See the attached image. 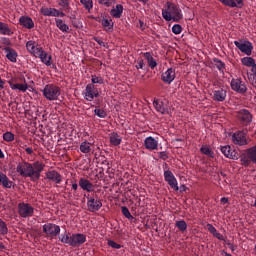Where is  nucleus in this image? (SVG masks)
I'll list each match as a JSON object with an SVG mask.
<instances>
[{
  "label": "nucleus",
  "mask_w": 256,
  "mask_h": 256,
  "mask_svg": "<svg viewBox=\"0 0 256 256\" xmlns=\"http://www.w3.org/2000/svg\"><path fill=\"white\" fill-rule=\"evenodd\" d=\"M44 165L41 162H34L33 164L29 162H20L16 171L21 177H33L34 181L39 180L41 177V172L43 171Z\"/></svg>",
  "instance_id": "f257e3e1"
},
{
  "label": "nucleus",
  "mask_w": 256,
  "mask_h": 256,
  "mask_svg": "<svg viewBox=\"0 0 256 256\" xmlns=\"http://www.w3.org/2000/svg\"><path fill=\"white\" fill-rule=\"evenodd\" d=\"M162 17L165 21H173L174 23H179L183 19V12L181 8L175 3L167 2L166 9L162 10Z\"/></svg>",
  "instance_id": "f03ea898"
},
{
  "label": "nucleus",
  "mask_w": 256,
  "mask_h": 256,
  "mask_svg": "<svg viewBox=\"0 0 256 256\" xmlns=\"http://www.w3.org/2000/svg\"><path fill=\"white\" fill-rule=\"evenodd\" d=\"M61 243H65L66 245H70V247H77L79 245H83L85 241H87V236L81 233L70 234L68 232H64L59 237Z\"/></svg>",
  "instance_id": "7ed1b4c3"
},
{
  "label": "nucleus",
  "mask_w": 256,
  "mask_h": 256,
  "mask_svg": "<svg viewBox=\"0 0 256 256\" xmlns=\"http://www.w3.org/2000/svg\"><path fill=\"white\" fill-rule=\"evenodd\" d=\"M42 94L47 101H57L61 96V88L55 84H47L44 86Z\"/></svg>",
  "instance_id": "20e7f679"
},
{
  "label": "nucleus",
  "mask_w": 256,
  "mask_h": 256,
  "mask_svg": "<svg viewBox=\"0 0 256 256\" xmlns=\"http://www.w3.org/2000/svg\"><path fill=\"white\" fill-rule=\"evenodd\" d=\"M232 143L234 145H238L239 147H245L249 143H251V138H249V135L245 131H236L231 136Z\"/></svg>",
  "instance_id": "39448f33"
},
{
  "label": "nucleus",
  "mask_w": 256,
  "mask_h": 256,
  "mask_svg": "<svg viewBox=\"0 0 256 256\" xmlns=\"http://www.w3.org/2000/svg\"><path fill=\"white\" fill-rule=\"evenodd\" d=\"M86 101H93L99 97V90L93 84H88L82 93Z\"/></svg>",
  "instance_id": "423d86ee"
},
{
  "label": "nucleus",
  "mask_w": 256,
  "mask_h": 256,
  "mask_svg": "<svg viewBox=\"0 0 256 256\" xmlns=\"http://www.w3.org/2000/svg\"><path fill=\"white\" fill-rule=\"evenodd\" d=\"M234 45L241 51V53H244L245 55H251L253 53V44L249 41L245 40H238L234 41Z\"/></svg>",
  "instance_id": "0eeeda50"
},
{
  "label": "nucleus",
  "mask_w": 256,
  "mask_h": 256,
  "mask_svg": "<svg viewBox=\"0 0 256 256\" xmlns=\"http://www.w3.org/2000/svg\"><path fill=\"white\" fill-rule=\"evenodd\" d=\"M34 211L35 209L33 206H31V204L20 203L18 205V213L20 217H23L24 219H27V217H33Z\"/></svg>",
  "instance_id": "6e6552de"
},
{
  "label": "nucleus",
  "mask_w": 256,
  "mask_h": 256,
  "mask_svg": "<svg viewBox=\"0 0 256 256\" xmlns=\"http://www.w3.org/2000/svg\"><path fill=\"white\" fill-rule=\"evenodd\" d=\"M230 87L232 91H236V93H247V85L243 80H241V78H233L231 80Z\"/></svg>",
  "instance_id": "1a4fd4ad"
},
{
  "label": "nucleus",
  "mask_w": 256,
  "mask_h": 256,
  "mask_svg": "<svg viewBox=\"0 0 256 256\" xmlns=\"http://www.w3.org/2000/svg\"><path fill=\"white\" fill-rule=\"evenodd\" d=\"M43 232L48 237H57L59 233H61V227L59 225L53 224V223H47L43 225Z\"/></svg>",
  "instance_id": "9d476101"
},
{
  "label": "nucleus",
  "mask_w": 256,
  "mask_h": 256,
  "mask_svg": "<svg viewBox=\"0 0 256 256\" xmlns=\"http://www.w3.org/2000/svg\"><path fill=\"white\" fill-rule=\"evenodd\" d=\"M164 179L167 181L168 185L171 187V189H174V191H179V184L177 183V178H175V175L171 170L164 171Z\"/></svg>",
  "instance_id": "9b49d317"
},
{
  "label": "nucleus",
  "mask_w": 256,
  "mask_h": 256,
  "mask_svg": "<svg viewBox=\"0 0 256 256\" xmlns=\"http://www.w3.org/2000/svg\"><path fill=\"white\" fill-rule=\"evenodd\" d=\"M103 207V203L99 199H94L93 197L87 196V208L90 213H95Z\"/></svg>",
  "instance_id": "f8f14e48"
},
{
  "label": "nucleus",
  "mask_w": 256,
  "mask_h": 256,
  "mask_svg": "<svg viewBox=\"0 0 256 256\" xmlns=\"http://www.w3.org/2000/svg\"><path fill=\"white\" fill-rule=\"evenodd\" d=\"M40 13H42L44 17H65V13L57 10L56 8L42 7L40 9Z\"/></svg>",
  "instance_id": "ddd939ff"
},
{
  "label": "nucleus",
  "mask_w": 256,
  "mask_h": 256,
  "mask_svg": "<svg viewBox=\"0 0 256 256\" xmlns=\"http://www.w3.org/2000/svg\"><path fill=\"white\" fill-rule=\"evenodd\" d=\"M221 153H223V155L226 156L227 159H239V154H237V151L232 149L229 145L222 146Z\"/></svg>",
  "instance_id": "4468645a"
},
{
  "label": "nucleus",
  "mask_w": 256,
  "mask_h": 256,
  "mask_svg": "<svg viewBox=\"0 0 256 256\" xmlns=\"http://www.w3.org/2000/svg\"><path fill=\"white\" fill-rule=\"evenodd\" d=\"M162 81L171 85L175 81V70L173 68H168L167 71L162 73Z\"/></svg>",
  "instance_id": "2eb2a0df"
},
{
  "label": "nucleus",
  "mask_w": 256,
  "mask_h": 256,
  "mask_svg": "<svg viewBox=\"0 0 256 256\" xmlns=\"http://www.w3.org/2000/svg\"><path fill=\"white\" fill-rule=\"evenodd\" d=\"M238 118L240 119V121H242V123H244L245 125H249V123H251V121H253V116L251 115V113L249 112V110L243 109L240 110L238 112Z\"/></svg>",
  "instance_id": "dca6fc26"
},
{
  "label": "nucleus",
  "mask_w": 256,
  "mask_h": 256,
  "mask_svg": "<svg viewBox=\"0 0 256 256\" xmlns=\"http://www.w3.org/2000/svg\"><path fill=\"white\" fill-rule=\"evenodd\" d=\"M79 187H81L83 191H87V193H93V191H95L93 183L87 180V178H80Z\"/></svg>",
  "instance_id": "f3484780"
},
{
  "label": "nucleus",
  "mask_w": 256,
  "mask_h": 256,
  "mask_svg": "<svg viewBox=\"0 0 256 256\" xmlns=\"http://www.w3.org/2000/svg\"><path fill=\"white\" fill-rule=\"evenodd\" d=\"M144 145L145 148L148 149V151H155L159 147V142L155 138L150 136L145 139Z\"/></svg>",
  "instance_id": "a211bd4d"
},
{
  "label": "nucleus",
  "mask_w": 256,
  "mask_h": 256,
  "mask_svg": "<svg viewBox=\"0 0 256 256\" xmlns=\"http://www.w3.org/2000/svg\"><path fill=\"white\" fill-rule=\"evenodd\" d=\"M26 49L27 51H29V53H31L32 55H34V57H36V55H39V52L41 51L42 47L37 46L35 41L30 40L26 43Z\"/></svg>",
  "instance_id": "6ab92c4d"
},
{
  "label": "nucleus",
  "mask_w": 256,
  "mask_h": 256,
  "mask_svg": "<svg viewBox=\"0 0 256 256\" xmlns=\"http://www.w3.org/2000/svg\"><path fill=\"white\" fill-rule=\"evenodd\" d=\"M19 23L25 29H33V27H35V22H33V19L29 16H21Z\"/></svg>",
  "instance_id": "aec40b11"
},
{
  "label": "nucleus",
  "mask_w": 256,
  "mask_h": 256,
  "mask_svg": "<svg viewBox=\"0 0 256 256\" xmlns=\"http://www.w3.org/2000/svg\"><path fill=\"white\" fill-rule=\"evenodd\" d=\"M9 87L12 89V91H21L22 93H25L27 89H29V85L27 83L19 84V83H13V78L8 81Z\"/></svg>",
  "instance_id": "412c9836"
},
{
  "label": "nucleus",
  "mask_w": 256,
  "mask_h": 256,
  "mask_svg": "<svg viewBox=\"0 0 256 256\" xmlns=\"http://www.w3.org/2000/svg\"><path fill=\"white\" fill-rule=\"evenodd\" d=\"M213 99L214 101L223 102L227 99V90L220 88L218 90L213 91Z\"/></svg>",
  "instance_id": "4be33fe9"
},
{
  "label": "nucleus",
  "mask_w": 256,
  "mask_h": 256,
  "mask_svg": "<svg viewBox=\"0 0 256 256\" xmlns=\"http://www.w3.org/2000/svg\"><path fill=\"white\" fill-rule=\"evenodd\" d=\"M4 51L6 53V58L8 61H11V63H17V51L11 47H5Z\"/></svg>",
  "instance_id": "5701e85b"
},
{
  "label": "nucleus",
  "mask_w": 256,
  "mask_h": 256,
  "mask_svg": "<svg viewBox=\"0 0 256 256\" xmlns=\"http://www.w3.org/2000/svg\"><path fill=\"white\" fill-rule=\"evenodd\" d=\"M46 179H48V181H53L54 183L57 184L61 183L62 181L61 174H59L55 170L46 172Z\"/></svg>",
  "instance_id": "b1692460"
},
{
  "label": "nucleus",
  "mask_w": 256,
  "mask_h": 256,
  "mask_svg": "<svg viewBox=\"0 0 256 256\" xmlns=\"http://www.w3.org/2000/svg\"><path fill=\"white\" fill-rule=\"evenodd\" d=\"M35 57H39L41 59L42 63L44 65H47V67H50L51 65V55L47 54V52L43 51V48L39 51V54H37Z\"/></svg>",
  "instance_id": "393cba45"
},
{
  "label": "nucleus",
  "mask_w": 256,
  "mask_h": 256,
  "mask_svg": "<svg viewBox=\"0 0 256 256\" xmlns=\"http://www.w3.org/2000/svg\"><path fill=\"white\" fill-rule=\"evenodd\" d=\"M109 139H110L111 145H114V147H118L121 141H123V138L116 132L110 133Z\"/></svg>",
  "instance_id": "a878e982"
},
{
  "label": "nucleus",
  "mask_w": 256,
  "mask_h": 256,
  "mask_svg": "<svg viewBox=\"0 0 256 256\" xmlns=\"http://www.w3.org/2000/svg\"><path fill=\"white\" fill-rule=\"evenodd\" d=\"M0 183L5 189H11L13 182L3 172H0Z\"/></svg>",
  "instance_id": "bb28decb"
},
{
  "label": "nucleus",
  "mask_w": 256,
  "mask_h": 256,
  "mask_svg": "<svg viewBox=\"0 0 256 256\" xmlns=\"http://www.w3.org/2000/svg\"><path fill=\"white\" fill-rule=\"evenodd\" d=\"M247 79L251 83L252 87L256 89V64L250 69V72H247Z\"/></svg>",
  "instance_id": "cd10ccee"
},
{
  "label": "nucleus",
  "mask_w": 256,
  "mask_h": 256,
  "mask_svg": "<svg viewBox=\"0 0 256 256\" xmlns=\"http://www.w3.org/2000/svg\"><path fill=\"white\" fill-rule=\"evenodd\" d=\"M226 7H241L243 5L242 0H218Z\"/></svg>",
  "instance_id": "c85d7f7f"
},
{
  "label": "nucleus",
  "mask_w": 256,
  "mask_h": 256,
  "mask_svg": "<svg viewBox=\"0 0 256 256\" xmlns=\"http://www.w3.org/2000/svg\"><path fill=\"white\" fill-rule=\"evenodd\" d=\"M122 14H123V5L121 4H117L116 7L110 11V15H112V17H115L116 19H119Z\"/></svg>",
  "instance_id": "c756f323"
},
{
  "label": "nucleus",
  "mask_w": 256,
  "mask_h": 256,
  "mask_svg": "<svg viewBox=\"0 0 256 256\" xmlns=\"http://www.w3.org/2000/svg\"><path fill=\"white\" fill-rule=\"evenodd\" d=\"M56 27L62 31V33H69V25H67L62 19H55Z\"/></svg>",
  "instance_id": "7c9ffc66"
},
{
  "label": "nucleus",
  "mask_w": 256,
  "mask_h": 256,
  "mask_svg": "<svg viewBox=\"0 0 256 256\" xmlns=\"http://www.w3.org/2000/svg\"><path fill=\"white\" fill-rule=\"evenodd\" d=\"M153 106L155 107L156 111L158 113H161L162 115L167 113V108H165V104L159 100L153 101Z\"/></svg>",
  "instance_id": "2f4dec72"
},
{
  "label": "nucleus",
  "mask_w": 256,
  "mask_h": 256,
  "mask_svg": "<svg viewBox=\"0 0 256 256\" xmlns=\"http://www.w3.org/2000/svg\"><path fill=\"white\" fill-rule=\"evenodd\" d=\"M0 35L11 36V35H13V30H11V28H9L8 24L0 22Z\"/></svg>",
  "instance_id": "473e14b6"
},
{
  "label": "nucleus",
  "mask_w": 256,
  "mask_h": 256,
  "mask_svg": "<svg viewBox=\"0 0 256 256\" xmlns=\"http://www.w3.org/2000/svg\"><path fill=\"white\" fill-rule=\"evenodd\" d=\"M145 59L148 61V65L150 69H155L157 67V61L153 58V55H151L149 52H146L143 54Z\"/></svg>",
  "instance_id": "72a5a7b5"
},
{
  "label": "nucleus",
  "mask_w": 256,
  "mask_h": 256,
  "mask_svg": "<svg viewBox=\"0 0 256 256\" xmlns=\"http://www.w3.org/2000/svg\"><path fill=\"white\" fill-rule=\"evenodd\" d=\"M241 63L242 65H244V67H251V69H253V67L256 66L255 59H253L252 57L242 58Z\"/></svg>",
  "instance_id": "f704fd0d"
},
{
  "label": "nucleus",
  "mask_w": 256,
  "mask_h": 256,
  "mask_svg": "<svg viewBox=\"0 0 256 256\" xmlns=\"http://www.w3.org/2000/svg\"><path fill=\"white\" fill-rule=\"evenodd\" d=\"M81 153L87 154L91 153V143L84 141L80 144Z\"/></svg>",
  "instance_id": "c9c22d12"
},
{
  "label": "nucleus",
  "mask_w": 256,
  "mask_h": 256,
  "mask_svg": "<svg viewBox=\"0 0 256 256\" xmlns=\"http://www.w3.org/2000/svg\"><path fill=\"white\" fill-rule=\"evenodd\" d=\"M246 153H248L252 163H256V145L247 149Z\"/></svg>",
  "instance_id": "e433bc0d"
},
{
  "label": "nucleus",
  "mask_w": 256,
  "mask_h": 256,
  "mask_svg": "<svg viewBox=\"0 0 256 256\" xmlns=\"http://www.w3.org/2000/svg\"><path fill=\"white\" fill-rule=\"evenodd\" d=\"M246 153L247 155H242L240 158L241 165H244V167H248V165H250L251 162H253V160H251V157L249 156V152Z\"/></svg>",
  "instance_id": "4c0bfd02"
},
{
  "label": "nucleus",
  "mask_w": 256,
  "mask_h": 256,
  "mask_svg": "<svg viewBox=\"0 0 256 256\" xmlns=\"http://www.w3.org/2000/svg\"><path fill=\"white\" fill-rule=\"evenodd\" d=\"M58 5L65 11H69L71 9V0H58Z\"/></svg>",
  "instance_id": "58836bf2"
},
{
  "label": "nucleus",
  "mask_w": 256,
  "mask_h": 256,
  "mask_svg": "<svg viewBox=\"0 0 256 256\" xmlns=\"http://www.w3.org/2000/svg\"><path fill=\"white\" fill-rule=\"evenodd\" d=\"M175 226L179 231H182V233L187 231V222H185V220L176 221Z\"/></svg>",
  "instance_id": "ea45409f"
},
{
  "label": "nucleus",
  "mask_w": 256,
  "mask_h": 256,
  "mask_svg": "<svg viewBox=\"0 0 256 256\" xmlns=\"http://www.w3.org/2000/svg\"><path fill=\"white\" fill-rule=\"evenodd\" d=\"M200 151L201 153H203V155H207V157H215V153L211 151V148L209 146H202L200 148Z\"/></svg>",
  "instance_id": "a19ab883"
},
{
  "label": "nucleus",
  "mask_w": 256,
  "mask_h": 256,
  "mask_svg": "<svg viewBox=\"0 0 256 256\" xmlns=\"http://www.w3.org/2000/svg\"><path fill=\"white\" fill-rule=\"evenodd\" d=\"M121 211L124 217H126V219H129V221H133V219H135V217L131 215V212L129 211V208H127V206H122Z\"/></svg>",
  "instance_id": "79ce46f5"
},
{
  "label": "nucleus",
  "mask_w": 256,
  "mask_h": 256,
  "mask_svg": "<svg viewBox=\"0 0 256 256\" xmlns=\"http://www.w3.org/2000/svg\"><path fill=\"white\" fill-rule=\"evenodd\" d=\"M94 115H96L100 119H105V117H107V112L102 108H95Z\"/></svg>",
  "instance_id": "37998d69"
},
{
  "label": "nucleus",
  "mask_w": 256,
  "mask_h": 256,
  "mask_svg": "<svg viewBox=\"0 0 256 256\" xmlns=\"http://www.w3.org/2000/svg\"><path fill=\"white\" fill-rule=\"evenodd\" d=\"M9 233V229L7 228V224L0 219V235H7Z\"/></svg>",
  "instance_id": "c03bdc74"
},
{
  "label": "nucleus",
  "mask_w": 256,
  "mask_h": 256,
  "mask_svg": "<svg viewBox=\"0 0 256 256\" xmlns=\"http://www.w3.org/2000/svg\"><path fill=\"white\" fill-rule=\"evenodd\" d=\"M101 24L105 29H113V20L112 19H102Z\"/></svg>",
  "instance_id": "a18cd8bd"
},
{
  "label": "nucleus",
  "mask_w": 256,
  "mask_h": 256,
  "mask_svg": "<svg viewBox=\"0 0 256 256\" xmlns=\"http://www.w3.org/2000/svg\"><path fill=\"white\" fill-rule=\"evenodd\" d=\"M80 3H82L87 11H91V9H93V0H80Z\"/></svg>",
  "instance_id": "49530a36"
},
{
  "label": "nucleus",
  "mask_w": 256,
  "mask_h": 256,
  "mask_svg": "<svg viewBox=\"0 0 256 256\" xmlns=\"http://www.w3.org/2000/svg\"><path fill=\"white\" fill-rule=\"evenodd\" d=\"M4 141H7L8 143H11V141L15 140V134L11 132H5L3 134Z\"/></svg>",
  "instance_id": "de8ad7c7"
},
{
  "label": "nucleus",
  "mask_w": 256,
  "mask_h": 256,
  "mask_svg": "<svg viewBox=\"0 0 256 256\" xmlns=\"http://www.w3.org/2000/svg\"><path fill=\"white\" fill-rule=\"evenodd\" d=\"M182 32L183 27L180 24H174L172 26V33H174V35H181Z\"/></svg>",
  "instance_id": "09e8293b"
},
{
  "label": "nucleus",
  "mask_w": 256,
  "mask_h": 256,
  "mask_svg": "<svg viewBox=\"0 0 256 256\" xmlns=\"http://www.w3.org/2000/svg\"><path fill=\"white\" fill-rule=\"evenodd\" d=\"M91 81H92V85H95L97 83L99 85H103V83H104L103 77L96 76V75H92Z\"/></svg>",
  "instance_id": "8fccbe9b"
},
{
  "label": "nucleus",
  "mask_w": 256,
  "mask_h": 256,
  "mask_svg": "<svg viewBox=\"0 0 256 256\" xmlns=\"http://www.w3.org/2000/svg\"><path fill=\"white\" fill-rule=\"evenodd\" d=\"M100 5H104L105 7H111V5H115V0H98Z\"/></svg>",
  "instance_id": "3c124183"
},
{
  "label": "nucleus",
  "mask_w": 256,
  "mask_h": 256,
  "mask_svg": "<svg viewBox=\"0 0 256 256\" xmlns=\"http://www.w3.org/2000/svg\"><path fill=\"white\" fill-rule=\"evenodd\" d=\"M215 61V65H216V67H217V69L219 70V71H223V69H225V63H223V61H221V60H219V59H216V60H214Z\"/></svg>",
  "instance_id": "603ef678"
},
{
  "label": "nucleus",
  "mask_w": 256,
  "mask_h": 256,
  "mask_svg": "<svg viewBox=\"0 0 256 256\" xmlns=\"http://www.w3.org/2000/svg\"><path fill=\"white\" fill-rule=\"evenodd\" d=\"M108 246L112 249H121V244H118L113 240H108Z\"/></svg>",
  "instance_id": "864d4df0"
},
{
  "label": "nucleus",
  "mask_w": 256,
  "mask_h": 256,
  "mask_svg": "<svg viewBox=\"0 0 256 256\" xmlns=\"http://www.w3.org/2000/svg\"><path fill=\"white\" fill-rule=\"evenodd\" d=\"M136 69H143L145 67V62L142 58H139L135 65Z\"/></svg>",
  "instance_id": "5fc2aeb1"
},
{
  "label": "nucleus",
  "mask_w": 256,
  "mask_h": 256,
  "mask_svg": "<svg viewBox=\"0 0 256 256\" xmlns=\"http://www.w3.org/2000/svg\"><path fill=\"white\" fill-rule=\"evenodd\" d=\"M207 229L212 235H214L217 232V229L212 224H207Z\"/></svg>",
  "instance_id": "6e6d98bb"
},
{
  "label": "nucleus",
  "mask_w": 256,
  "mask_h": 256,
  "mask_svg": "<svg viewBox=\"0 0 256 256\" xmlns=\"http://www.w3.org/2000/svg\"><path fill=\"white\" fill-rule=\"evenodd\" d=\"M158 155L160 159H162L163 161H167L168 159L167 152H159Z\"/></svg>",
  "instance_id": "4d7b16f0"
},
{
  "label": "nucleus",
  "mask_w": 256,
  "mask_h": 256,
  "mask_svg": "<svg viewBox=\"0 0 256 256\" xmlns=\"http://www.w3.org/2000/svg\"><path fill=\"white\" fill-rule=\"evenodd\" d=\"M213 237H216V239H219V241H224L225 238H223V235L219 232H215V234H213Z\"/></svg>",
  "instance_id": "13d9d810"
},
{
  "label": "nucleus",
  "mask_w": 256,
  "mask_h": 256,
  "mask_svg": "<svg viewBox=\"0 0 256 256\" xmlns=\"http://www.w3.org/2000/svg\"><path fill=\"white\" fill-rule=\"evenodd\" d=\"M226 245H228V247L231 251H236L237 250V246L233 245L231 242H227Z\"/></svg>",
  "instance_id": "bf43d9fd"
},
{
  "label": "nucleus",
  "mask_w": 256,
  "mask_h": 256,
  "mask_svg": "<svg viewBox=\"0 0 256 256\" xmlns=\"http://www.w3.org/2000/svg\"><path fill=\"white\" fill-rule=\"evenodd\" d=\"M1 41L4 45H11V40H9V38H1Z\"/></svg>",
  "instance_id": "052dcab7"
},
{
  "label": "nucleus",
  "mask_w": 256,
  "mask_h": 256,
  "mask_svg": "<svg viewBox=\"0 0 256 256\" xmlns=\"http://www.w3.org/2000/svg\"><path fill=\"white\" fill-rule=\"evenodd\" d=\"M94 41H97L98 45H100V47H105V42H103V40L99 39V38H94Z\"/></svg>",
  "instance_id": "680f3d73"
},
{
  "label": "nucleus",
  "mask_w": 256,
  "mask_h": 256,
  "mask_svg": "<svg viewBox=\"0 0 256 256\" xmlns=\"http://www.w3.org/2000/svg\"><path fill=\"white\" fill-rule=\"evenodd\" d=\"M220 202L223 203V205H226V203H229V198H227V197H222V198L220 199Z\"/></svg>",
  "instance_id": "e2e57ef3"
},
{
  "label": "nucleus",
  "mask_w": 256,
  "mask_h": 256,
  "mask_svg": "<svg viewBox=\"0 0 256 256\" xmlns=\"http://www.w3.org/2000/svg\"><path fill=\"white\" fill-rule=\"evenodd\" d=\"M25 151H26V153H27L28 155H33V148L27 147V148L25 149Z\"/></svg>",
  "instance_id": "0e129e2a"
},
{
  "label": "nucleus",
  "mask_w": 256,
  "mask_h": 256,
  "mask_svg": "<svg viewBox=\"0 0 256 256\" xmlns=\"http://www.w3.org/2000/svg\"><path fill=\"white\" fill-rule=\"evenodd\" d=\"M72 189L74 191H77V189H79V185H77V182L72 183Z\"/></svg>",
  "instance_id": "69168bd1"
},
{
  "label": "nucleus",
  "mask_w": 256,
  "mask_h": 256,
  "mask_svg": "<svg viewBox=\"0 0 256 256\" xmlns=\"http://www.w3.org/2000/svg\"><path fill=\"white\" fill-rule=\"evenodd\" d=\"M5 157V154H3V150L0 149V159H3Z\"/></svg>",
  "instance_id": "338daca9"
},
{
  "label": "nucleus",
  "mask_w": 256,
  "mask_h": 256,
  "mask_svg": "<svg viewBox=\"0 0 256 256\" xmlns=\"http://www.w3.org/2000/svg\"><path fill=\"white\" fill-rule=\"evenodd\" d=\"M180 191H185V185H182V186L180 187Z\"/></svg>",
  "instance_id": "774afa93"
}]
</instances>
